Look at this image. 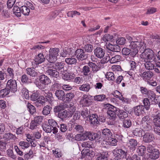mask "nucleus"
<instances>
[{"mask_svg":"<svg viewBox=\"0 0 160 160\" xmlns=\"http://www.w3.org/2000/svg\"><path fill=\"white\" fill-rule=\"evenodd\" d=\"M22 93L23 97L26 99H28L29 98L28 90L26 88H23L22 90Z\"/></svg>","mask_w":160,"mask_h":160,"instance_id":"60","label":"nucleus"},{"mask_svg":"<svg viewBox=\"0 0 160 160\" xmlns=\"http://www.w3.org/2000/svg\"><path fill=\"white\" fill-rule=\"evenodd\" d=\"M107 48L112 52H119L120 51V48L118 45L108 44L106 46Z\"/></svg>","mask_w":160,"mask_h":160,"instance_id":"21","label":"nucleus"},{"mask_svg":"<svg viewBox=\"0 0 160 160\" xmlns=\"http://www.w3.org/2000/svg\"><path fill=\"white\" fill-rule=\"evenodd\" d=\"M26 72L28 74L32 77H35L38 75V72L35 71V69L33 68H27Z\"/></svg>","mask_w":160,"mask_h":160,"instance_id":"31","label":"nucleus"},{"mask_svg":"<svg viewBox=\"0 0 160 160\" xmlns=\"http://www.w3.org/2000/svg\"><path fill=\"white\" fill-rule=\"evenodd\" d=\"M89 66L92 68V71L94 72H96L98 70V67L96 64L93 62H89Z\"/></svg>","mask_w":160,"mask_h":160,"instance_id":"58","label":"nucleus"},{"mask_svg":"<svg viewBox=\"0 0 160 160\" xmlns=\"http://www.w3.org/2000/svg\"><path fill=\"white\" fill-rule=\"evenodd\" d=\"M127 160H141V158L136 154H134L131 157H128Z\"/></svg>","mask_w":160,"mask_h":160,"instance_id":"64","label":"nucleus"},{"mask_svg":"<svg viewBox=\"0 0 160 160\" xmlns=\"http://www.w3.org/2000/svg\"><path fill=\"white\" fill-rule=\"evenodd\" d=\"M77 59L79 60H83L88 58V54L83 49H78L76 51Z\"/></svg>","mask_w":160,"mask_h":160,"instance_id":"9","label":"nucleus"},{"mask_svg":"<svg viewBox=\"0 0 160 160\" xmlns=\"http://www.w3.org/2000/svg\"><path fill=\"white\" fill-rule=\"evenodd\" d=\"M142 131L145 132L142 128H136L134 130L133 132V134L137 137H140L142 136Z\"/></svg>","mask_w":160,"mask_h":160,"instance_id":"36","label":"nucleus"},{"mask_svg":"<svg viewBox=\"0 0 160 160\" xmlns=\"http://www.w3.org/2000/svg\"><path fill=\"white\" fill-rule=\"evenodd\" d=\"M21 81L22 83H29L31 82V80L28 78V76L25 74L21 77Z\"/></svg>","mask_w":160,"mask_h":160,"instance_id":"51","label":"nucleus"},{"mask_svg":"<svg viewBox=\"0 0 160 160\" xmlns=\"http://www.w3.org/2000/svg\"><path fill=\"white\" fill-rule=\"evenodd\" d=\"M39 92L37 91L33 93L31 96V99L32 101H35L37 100L39 98Z\"/></svg>","mask_w":160,"mask_h":160,"instance_id":"55","label":"nucleus"},{"mask_svg":"<svg viewBox=\"0 0 160 160\" xmlns=\"http://www.w3.org/2000/svg\"><path fill=\"white\" fill-rule=\"evenodd\" d=\"M65 62L68 65L75 64L77 62L76 59L73 57L67 58L65 59Z\"/></svg>","mask_w":160,"mask_h":160,"instance_id":"34","label":"nucleus"},{"mask_svg":"<svg viewBox=\"0 0 160 160\" xmlns=\"http://www.w3.org/2000/svg\"><path fill=\"white\" fill-rule=\"evenodd\" d=\"M98 116L96 114H92L89 117L91 124L93 125H97L99 124V122L98 119Z\"/></svg>","mask_w":160,"mask_h":160,"instance_id":"24","label":"nucleus"},{"mask_svg":"<svg viewBox=\"0 0 160 160\" xmlns=\"http://www.w3.org/2000/svg\"><path fill=\"white\" fill-rule=\"evenodd\" d=\"M10 91L7 89H2L0 91V95L2 97H5L8 94Z\"/></svg>","mask_w":160,"mask_h":160,"instance_id":"63","label":"nucleus"},{"mask_svg":"<svg viewBox=\"0 0 160 160\" xmlns=\"http://www.w3.org/2000/svg\"><path fill=\"white\" fill-rule=\"evenodd\" d=\"M102 135L105 137L108 138L112 136V133L110 130L106 128L103 129L102 131Z\"/></svg>","mask_w":160,"mask_h":160,"instance_id":"39","label":"nucleus"},{"mask_svg":"<svg viewBox=\"0 0 160 160\" xmlns=\"http://www.w3.org/2000/svg\"><path fill=\"white\" fill-rule=\"evenodd\" d=\"M76 110L75 107H72L71 108H68V118L71 117L74 113Z\"/></svg>","mask_w":160,"mask_h":160,"instance_id":"59","label":"nucleus"},{"mask_svg":"<svg viewBox=\"0 0 160 160\" xmlns=\"http://www.w3.org/2000/svg\"><path fill=\"white\" fill-rule=\"evenodd\" d=\"M91 88V85L89 83L83 84L79 88L80 90L84 92H88Z\"/></svg>","mask_w":160,"mask_h":160,"instance_id":"37","label":"nucleus"},{"mask_svg":"<svg viewBox=\"0 0 160 160\" xmlns=\"http://www.w3.org/2000/svg\"><path fill=\"white\" fill-rule=\"evenodd\" d=\"M45 60V58L42 53H39L36 56L34 61L36 64H39L43 62Z\"/></svg>","mask_w":160,"mask_h":160,"instance_id":"20","label":"nucleus"},{"mask_svg":"<svg viewBox=\"0 0 160 160\" xmlns=\"http://www.w3.org/2000/svg\"><path fill=\"white\" fill-rule=\"evenodd\" d=\"M55 95L58 99L63 100L65 99V94L62 90H56L55 92Z\"/></svg>","mask_w":160,"mask_h":160,"instance_id":"28","label":"nucleus"},{"mask_svg":"<svg viewBox=\"0 0 160 160\" xmlns=\"http://www.w3.org/2000/svg\"><path fill=\"white\" fill-rule=\"evenodd\" d=\"M81 116L84 118H88L89 116L90 117V115L89 109L87 108L84 109L81 112Z\"/></svg>","mask_w":160,"mask_h":160,"instance_id":"43","label":"nucleus"},{"mask_svg":"<svg viewBox=\"0 0 160 160\" xmlns=\"http://www.w3.org/2000/svg\"><path fill=\"white\" fill-rule=\"evenodd\" d=\"M65 65V63L62 62L55 63L53 62L48 64V68L55 69L58 71L62 72L66 71L64 68Z\"/></svg>","mask_w":160,"mask_h":160,"instance_id":"6","label":"nucleus"},{"mask_svg":"<svg viewBox=\"0 0 160 160\" xmlns=\"http://www.w3.org/2000/svg\"><path fill=\"white\" fill-rule=\"evenodd\" d=\"M8 156L10 157L11 158L15 159L17 158L16 155H14L13 151L11 149H8L7 150Z\"/></svg>","mask_w":160,"mask_h":160,"instance_id":"62","label":"nucleus"},{"mask_svg":"<svg viewBox=\"0 0 160 160\" xmlns=\"http://www.w3.org/2000/svg\"><path fill=\"white\" fill-rule=\"evenodd\" d=\"M74 128L75 131L79 132H82L84 131L83 127L81 125L77 124L74 126Z\"/></svg>","mask_w":160,"mask_h":160,"instance_id":"56","label":"nucleus"},{"mask_svg":"<svg viewBox=\"0 0 160 160\" xmlns=\"http://www.w3.org/2000/svg\"><path fill=\"white\" fill-rule=\"evenodd\" d=\"M19 145L23 149L27 148L30 146L29 143L28 142L25 141L20 142L19 143Z\"/></svg>","mask_w":160,"mask_h":160,"instance_id":"57","label":"nucleus"},{"mask_svg":"<svg viewBox=\"0 0 160 160\" xmlns=\"http://www.w3.org/2000/svg\"><path fill=\"white\" fill-rule=\"evenodd\" d=\"M139 76L143 80L146 81L150 79L153 76V73L150 71H146L143 72H141Z\"/></svg>","mask_w":160,"mask_h":160,"instance_id":"13","label":"nucleus"},{"mask_svg":"<svg viewBox=\"0 0 160 160\" xmlns=\"http://www.w3.org/2000/svg\"><path fill=\"white\" fill-rule=\"evenodd\" d=\"M6 86L7 89H9L12 92L14 93L17 91V84L15 80L10 79L8 80Z\"/></svg>","mask_w":160,"mask_h":160,"instance_id":"8","label":"nucleus"},{"mask_svg":"<svg viewBox=\"0 0 160 160\" xmlns=\"http://www.w3.org/2000/svg\"><path fill=\"white\" fill-rule=\"evenodd\" d=\"M106 142L109 145L115 146L117 145V140L115 138L111 137L106 139Z\"/></svg>","mask_w":160,"mask_h":160,"instance_id":"35","label":"nucleus"},{"mask_svg":"<svg viewBox=\"0 0 160 160\" xmlns=\"http://www.w3.org/2000/svg\"><path fill=\"white\" fill-rule=\"evenodd\" d=\"M106 98L105 95L102 94L96 95L94 97V100L98 101H103Z\"/></svg>","mask_w":160,"mask_h":160,"instance_id":"53","label":"nucleus"},{"mask_svg":"<svg viewBox=\"0 0 160 160\" xmlns=\"http://www.w3.org/2000/svg\"><path fill=\"white\" fill-rule=\"evenodd\" d=\"M89 66H84L82 69V72L86 76H88V74L90 72V70Z\"/></svg>","mask_w":160,"mask_h":160,"instance_id":"46","label":"nucleus"},{"mask_svg":"<svg viewBox=\"0 0 160 160\" xmlns=\"http://www.w3.org/2000/svg\"><path fill=\"white\" fill-rule=\"evenodd\" d=\"M65 96L66 98V101L69 102L74 98L75 95L73 93L71 92L67 93Z\"/></svg>","mask_w":160,"mask_h":160,"instance_id":"49","label":"nucleus"},{"mask_svg":"<svg viewBox=\"0 0 160 160\" xmlns=\"http://www.w3.org/2000/svg\"><path fill=\"white\" fill-rule=\"evenodd\" d=\"M153 128L160 127V115L157 114L153 117L152 120Z\"/></svg>","mask_w":160,"mask_h":160,"instance_id":"22","label":"nucleus"},{"mask_svg":"<svg viewBox=\"0 0 160 160\" xmlns=\"http://www.w3.org/2000/svg\"><path fill=\"white\" fill-rule=\"evenodd\" d=\"M118 108L111 106L109 107L107 111L108 116L109 119L112 120H114L117 118L116 113Z\"/></svg>","mask_w":160,"mask_h":160,"instance_id":"7","label":"nucleus"},{"mask_svg":"<svg viewBox=\"0 0 160 160\" xmlns=\"http://www.w3.org/2000/svg\"><path fill=\"white\" fill-rule=\"evenodd\" d=\"M27 106L30 114L32 115H34L36 113V108L32 105L29 103H28V104Z\"/></svg>","mask_w":160,"mask_h":160,"instance_id":"50","label":"nucleus"},{"mask_svg":"<svg viewBox=\"0 0 160 160\" xmlns=\"http://www.w3.org/2000/svg\"><path fill=\"white\" fill-rule=\"evenodd\" d=\"M43 130L46 132L50 133L52 131V129L51 126L49 125L44 124L42 126Z\"/></svg>","mask_w":160,"mask_h":160,"instance_id":"48","label":"nucleus"},{"mask_svg":"<svg viewBox=\"0 0 160 160\" xmlns=\"http://www.w3.org/2000/svg\"><path fill=\"white\" fill-rule=\"evenodd\" d=\"M82 154L84 156H89L90 157H93L95 155V152L94 151L92 150H89L88 149H83L82 152Z\"/></svg>","mask_w":160,"mask_h":160,"instance_id":"25","label":"nucleus"},{"mask_svg":"<svg viewBox=\"0 0 160 160\" xmlns=\"http://www.w3.org/2000/svg\"><path fill=\"white\" fill-rule=\"evenodd\" d=\"M68 108V105L65 103H61L54 107L53 109L54 112L58 113L62 111L64 109Z\"/></svg>","mask_w":160,"mask_h":160,"instance_id":"17","label":"nucleus"},{"mask_svg":"<svg viewBox=\"0 0 160 160\" xmlns=\"http://www.w3.org/2000/svg\"><path fill=\"white\" fill-rule=\"evenodd\" d=\"M121 57L119 55H116L114 57H112L111 58L109 56L106 59V60L108 61H109L111 63H114L119 62L121 59Z\"/></svg>","mask_w":160,"mask_h":160,"instance_id":"23","label":"nucleus"},{"mask_svg":"<svg viewBox=\"0 0 160 160\" xmlns=\"http://www.w3.org/2000/svg\"><path fill=\"white\" fill-rule=\"evenodd\" d=\"M140 56L142 60L145 62L144 66L147 70L150 71L154 69L157 59L151 49H147L145 52H142Z\"/></svg>","mask_w":160,"mask_h":160,"instance_id":"1","label":"nucleus"},{"mask_svg":"<svg viewBox=\"0 0 160 160\" xmlns=\"http://www.w3.org/2000/svg\"><path fill=\"white\" fill-rule=\"evenodd\" d=\"M146 151V148L144 146H139L138 148L137 151L139 155L140 156H143Z\"/></svg>","mask_w":160,"mask_h":160,"instance_id":"47","label":"nucleus"},{"mask_svg":"<svg viewBox=\"0 0 160 160\" xmlns=\"http://www.w3.org/2000/svg\"><path fill=\"white\" fill-rule=\"evenodd\" d=\"M143 103L144 104V108H145L146 110H148L150 108L151 102L147 98H145L143 100Z\"/></svg>","mask_w":160,"mask_h":160,"instance_id":"45","label":"nucleus"},{"mask_svg":"<svg viewBox=\"0 0 160 160\" xmlns=\"http://www.w3.org/2000/svg\"><path fill=\"white\" fill-rule=\"evenodd\" d=\"M52 107L48 105L44 107L42 111V113L44 115H47L49 114L52 110Z\"/></svg>","mask_w":160,"mask_h":160,"instance_id":"38","label":"nucleus"},{"mask_svg":"<svg viewBox=\"0 0 160 160\" xmlns=\"http://www.w3.org/2000/svg\"><path fill=\"white\" fill-rule=\"evenodd\" d=\"M129 47L132 49H138L141 52H143L147 50L146 46L144 42L134 41L130 42Z\"/></svg>","mask_w":160,"mask_h":160,"instance_id":"3","label":"nucleus"},{"mask_svg":"<svg viewBox=\"0 0 160 160\" xmlns=\"http://www.w3.org/2000/svg\"><path fill=\"white\" fill-rule=\"evenodd\" d=\"M98 135L96 133L93 132H90L88 139L91 141H93L95 140L96 138L98 137Z\"/></svg>","mask_w":160,"mask_h":160,"instance_id":"52","label":"nucleus"},{"mask_svg":"<svg viewBox=\"0 0 160 160\" xmlns=\"http://www.w3.org/2000/svg\"><path fill=\"white\" fill-rule=\"evenodd\" d=\"M67 16L69 17L73 18L76 16L80 15V13L76 11L68 12L67 13Z\"/></svg>","mask_w":160,"mask_h":160,"instance_id":"54","label":"nucleus"},{"mask_svg":"<svg viewBox=\"0 0 160 160\" xmlns=\"http://www.w3.org/2000/svg\"><path fill=\"white\" fill-rule=\"evenodd\" d=\"M59 49L58 48H51L49 51V57L47 60L50 63L54 62L57 60V57L59 52Z\"/></svg>","mask_w":160,"mask_h":160,"instance_id":"2","label":"nucleus"},{"mask_svg":"<svg viewBox=\"0 0 160 160\" xmlns=\"http://www.w3.org/2000/svg\"><path fill=\"white\" fill-rule=\"evenodd\" d=\"M155 139L154 135L152 133L147 132L143 135V140L145 142L149 143Z\"/></svg>","mask_w":160,"mask_h":160,"instance_id":"15","label":"nucleus"},{"mask_svg":"<svg viewBox=\"0 0 160 160\" xmlns=\"http://www.w3.org/2000/svg\"><path fill=\"white\" fill-rule=\"evenodd\" d=\"M39 79L46 85H48L51 82V80L50 79L44 74H42L40 76Z\"/></svg>","mask_w":160,"mask_h":160,"instance_id":"29","label":"nucleus"},{"mask_svg":"<svg viewBox=\"0 0 160 160\" xmlns=\"http://www.w3.org/2000/svg\"><path fill=\"white\" fill-rule=\"evenodd\" d=\"M58 117L62 120H63L66 118L67 117H68V112L66 110H63L62 111L59 112L58 114Z\"/></svg>","mask_w":160,"mask_h":160,"instance_id":"32","label":"nucleus"},{"mask_svg":"<svg viewBox=\"0 0 160 160\" xmlns=\"http://www.w3.org/2000/svg\"><path fill=\"white\" fill-rule=\"evenodd\" d=\"M13 13L17 17L21 16V8L17 6H14L13 9Z\"/></svg>","mask_w":160,"mask_h":160,"instance_id":"44","label":"nucleus"},{"mask_svg":"<svg viewBox=\"0 0 160 160\" xmlns=\"http://www.w3.org/2000/svg\"><path fill=\"white\" fill-rule=\"evenodd\" d=\"M21 11L24 15H29L30 10L29 8L26 6H22L21 7Z\"/></svg>","mask_w":160,"mask_h":160,"instance_id":"41","label":"nucleus"},{"mask_svg":"<svg viewBox=\"0 0 160 160\" xmlns=\"http://www.w3.org/2000/svg\"><path fill=\"white\" fill-rule=\"evenodd\" d=\"M47 74L51 77L58 78L59 76V73L58 71L55 69H52L49 68L46 71Z\"/></svg>","mask_w":160,"mask_h":160,"instance_id":"19","label":"nucleus"},{"mask_svg":"<svg viewBox=\"0 0 160 160\" xmlns=\"http://www.w3.org/2000/svg\"><path fill=\"white\" fill-rule=\"evenodd\" d=\"M2 138L7 141L12 140H14L16 139V137L15 135L10 132H7L3 135Z\"/></svg>","mask_w":160,"mask_h":160,"instance_id":"26","label":"nucleus"},{"mask_svg":"<svg viewBox=\"0 0 160 160\" xmlns=\"http://www.w3.org/2000/svg\"><path fill=\"white\" fill-rule=\"evenodd\" d=\"M48 123L49 125L52 128V131L53 134H55L58 132V129L57 127L58 126L57 123L56 121L52 119H50L48 120Z\"/></svg>","mask_w":160,"mask_h":160,"instance_id":"16","label":"nucleus"},{"mask_svg":"<svg viewBox=\"0 0 160 160\" xmlns=\"http://www.w3.org/2000/svg\"><path fill=\"white\" fill-rule=\"evenodd\" d=\"M138 144L137 140L134 139H129L127 142V145L132 149H135Z\"/></svg>","mask_w":160,"mask_h":160,"instance_id":"27","label":"nucleus"},{"mask_svg":"<svg viewBox=\"0 0 160 160\" xmlns=\"http://www.w3.org/2000/svg\"><path fill=\"white\" fill-rule=\"evenodd\" d=\"M92 98L90 95L84 94L81 98L80 102L83 106H89L91 102Z\"/></svg>","mask_w":160,"mask_h":160,"instance_id":"10","label":"nucleus"},{"mask_svg":"<svg viewBox=\"0 0 160 160\" xmlns=\"http://www.w3.org/2000/svg\"><path fill=\"white\" fill-rule=\"evenodd\" d=\"M94 52L95 56L100 59L103 58L105 55L104 50L99 47H97L94 49Z\"/></svg>","mask_w":160,"mask_h":160,"instance_id":"12","label":"nucleus"},{"mask_svg":"<svg viewBox=\"0 0 160 160\" xmlns=\"http://www.w3.org/2000/svg\"><path fill=\"white\" fill-rule=\"evenodd\" d=\"M144 107L142 105H139L133 108L134 112L135 115L139 116L144 112Z\"/></svg>","mask_w":160,"mask_h":160,"instance_id":"18","label":"nucleus"},{"mask_svg":"<svg viewBox=\"0 0 160 160\" xmlns=\"http://www.w3.org/2000/svg\"><path fill=\"white\" fill-rule=\"evenodd\" d=\"M106 78L109 81H113L115 79V75L112 72H109L105 74Z\"/></svg>","mask_w":160,"mask_h":160,"instance_id":"42","label":"nucleus"},{"mask_svg":"<svg viewBox=\"0 0 160 160\" xmlns=\"http://www.w3.org/2000/svg\"><path fill=\"white\" fill-rule=\"evenodd\" d=\"M147 98L151 102V104L156 105L158 104V100L156 98V95L154 92L151 90H149V92L147 94Z\"/></svg>","mask_w":160,"mask_h":160,"instance_id":"11","label":"nucleus"},{"mask_svg":"<svg viewBox=\"0 0 160 160\" xmlns=\"http://www.w3.org/2000/svg\"><path fill=\"white\" fill-rule=\"evenodd\" d=\"M113 152V153L115 154L116 157L119 159L126 158V157L127 152L122 149H115Z\"/></svg>","mask_w":160,"mask_h":160,"instance_id":"14","label":"nucleus"},{"mask_svg":"<svg viewBox=\"0 0 160 160\" xmlns=\"http://www.w3.org/2000/svg\"><path fill=\"white\" fill-rule=\"evenodd\" d=\"M118 111V116L120 119L122 120L128 117V114L126 112L119 109Z\"/></svg>","mask_w":160,"mask_h":160,"instance_id":"30","label":"nucleus"},{"mask_svg":"<svg viewBox=\"0 0 160 160\" xmlns=\"http://www.w3.org/2000/svg\"><path fill=\"white\" fill-rule=\"evenodd\" d=\"M75 77L74 74L72 73H67L64 74L62 77L65 80H69L73 79Z\"/></svg>","mask_w":160,"mask_h":160,"instance_id":"33","label":"nucleus"},{"mask_svg":"<svg viewBox=\"0 0 160 160\" xmlns=\"http://www.w3.org/2000/svg\"><path fill=\"white\" fill-rule=\"evenodd\" d=\"M147 150L150 153L149 157L151 159H156L159 158L160 154L159 150L155 148L152 145H148Z\"/></svg>","mask_w":160,"mask_h":160,"instance_id":"5","label":"nucleus"},{"mask_svg":"<svg viewBox=\"0 0 160 160\" xmlns=\"http://www.w3.org/2000/svg\"><path fill=\"white\" fill-rule=\"evenodd\" d=\"M34 83L36 86L40 89H44L46 87V85L42 82L39 79L36 80L34 82Z\"/></svg>","mask_w":160,"mask_h":160,"instance_id":"40","label":"nucleus"},{"mask_svg":"<svg viewBox=\"0 0 160 160\" xmlns=\"http://www.w3.org/2000/svg\"><path fill=\"white\" fill-rule=\"evenodd\" d=\"M151 120L149 116L146 115L142 118L141 120L142 128L144 131H149L152 129V127L150 125Z\"/></svg>","mask_w":160,"mask_h":160,"instance_id":"4","label":"nucleus"},{"mask_svg":"<svg viewBox=\"0 0 160 160\" xmlns=\"http://www.w3.org/2000/svg\"><path fill=\"white\" fill-rule=\"evenodd\" d=\"M132 125L131 121L129 119H126L124 120L123 123V126L124 127L128 128Z\"/></svg>","mask_w":160,"mask_h":160,"instance_id":"61","label":"nucleus"}]
</instances>
